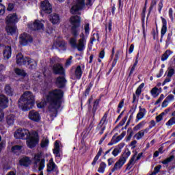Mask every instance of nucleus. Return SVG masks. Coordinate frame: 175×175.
Wrapping results in <instances>:
<instances>
[{"instance_id":"nucleus-24","label":"nucleus","mask_w":175,"mask_h":175,"mask_svg":"<svg viewBox=\"0 0 175 175\" xmlns=\"http://www.w3.org/2000/svg\"><path fill=\"white\" fill-rule=\"evenodd\" d=\"M66 85V79L64 77H59L56 79V85L59 88H64Z\"/></svg>"},{"instance_id":"nucleus-29","label":"nucleus","mask_w":175,"mask_h":175,"mask_svg":"<svg viewBox=\"0 0 175 175\" xmlns=\"http://www.w3.org/2000/svg\"><path fill=\"white\" fill-rule=\"evenodd\" d=\"M19 163L21 166H25L27 167L29 165H31V159L28 157H23L20 159Z\"/></svg>"},{"instance_id":"nucleus-14","label":"nucleus","mask_w":175,"mask_h":175,"mask_svg":"<svg viewBox=\"0 0 175 175\" xmlns=\"http://www.w3.org/2000/svg\"><path fill=\"white\" fill-rule=\"evenodd\" d=\"M28 28L33 31H39V29H43L44 25L40 21H35L33 23H29Z\"/></svg>"},{"instance_id":"nucleus-64","label":"nucleus","mask_w":175,"mask_h":175,"mask_svg":"<svg viewBox=\"0 0 175 175\" xmlns=\"http://www.w3.org/2000/svg\"><path fill=\"white\" fill-rule=\"evenodd\" d=\"M37 107H38V109H42V107H44V102L38 103Z\"/></svg>"},{"instance_id":"nucleus-63","label":"nucleus","mask_w":175,"mask_h":175,"mask_svg":"<svg viewBox=\"0 0 175 175\" xmlns=\"http://www.w3.org/2000/svg\"><path fill=\"white\" fill-rule=\"evenodd\" d=\"M99 58L101 59H103L105 58V50H103L100 52L98 55Z\"/></svg>"},{"instance_id":"nucleus-34","label":"nucleus","mask_w":175,"mask_h":175,"mask_svg":"<svg viewBox=\"0 0 175 175\" xmlns=\"http://www.w3.org/2000/svg\"><path fill=\"white\" fill-rule=\"evenodd\" d=\"M53 154H55V156L59 158V157H61V154H59V144L58 143V141H55V148L53 149Z\"/></svg>"},{"instance_id":"nucleus-40","label":"nucleus","mask_w":175,"mask_h":175,"mask_svg":"<svg viewBox=\"0 0 175 175\" xmlns=\"http://www.w3.org/2000/svg\"><path fill=\"white\" fill-rule=\"evenodd\" d=\"M14 116L8 115L6 118V122L8 125H13L14 124Z\"/></svg>"},{"instance_id":"nucleus-61","label":"nucleus","mask_w":175,"mask_h":175,"mask_svg":"<svg viewBox=\"0 0 175 175\" xmlns=\"http://www.w3.org/2000/svg\"><path fill=\"white\" fill-rule=\"evenodd\" d=\"M159 6V13H161V10H162V8H163V2L162 1H160V2L158 4Z\"/></svg>"},{"instance_id":"nucleus-11","label":"nucleus","mask_w":175,"mask_h":175,"mask_svg":"<svg viewBox=\"0 0 175 175\" xmlns=\"http://www.w3.org/2000/svg\"><path fill=\"white\" fill-rule=\"evenodd\" d=\"M142 157H143V152L139 153L137 157L136 154H135L127 163L126 167V170H131V167H133V165H135V163H136V161H139V159H140Z\"/></svg>"},{"instance_id":"nucleus-6","label":"nucleus","mask_w":175,"mask_h":175,"mask_svg":"<svg viewBox=\"0 0 175 175\" xmlns=\"http://www.w3.org/2000/svg\"><path fill=\"white\" fill-rule=\"evenodd\" d=\"M46 162V159L42 156V153H38L34 156V165L38 166V170L41 172L44 169V163Z\"/></svg>"},{"instance_id":"nucleus-41","label":"nucleus","mask_w":175,"mask_h":175,"mask_svg":"<svg viewBox=\"0 0 175 175\" xmlns=\"http://www.w3.org/2000/svg\"><path fill=\"white\" fill-rule=\"evenodd\" d=\"M172 54V51L167 50L161 56V61H166L169 56Z\"/></svg>"},{"instance_id":"nucleus-51","label":"nucleus","mask_w":175,"mask_h":175,"mask_svg":"<svg viewBox=\"0 0 175 175\" xmlns=\"http://www.w3.org/2000/svg\"><path fill=\"white\" fill-rule=\"evenodd\" d=\"M171 42H172V33H170L167 34V37L165 41L166 46H169Z\"/></svg>"},{"instance_id":"nucleus-33","label":"nucleus","mask_w":175,"mask_h":175,"mask_svg":"<svg viewBox=\"0 0 175 175\" xmlns=\"http://www.w3.org/2000/svg\"><path fill=\"white\" fill-rule=\"evenodd\" d=\"M130 156H131V150H129V149H126L124 153L120 157V159L126 162V159H128V158H129Z\"/></svg>"},{"instance_id":"nucleus-2","label":"nucleus","mask_w":175,"mask_h":175,"mask_svg":"<svg viewBox=\"0 0 175 175\" xmlns=\"http://www.w3.org/2000/svg\"><path fill=\"white\" fill-rule=\"evenodd\" d=\"M18 105L20 109L24 111L32 109L33 105H35V97L33 96V94H32V92H25L19 98Z\"/></svg>"},{"instance_id":"nucleus-9","label":"nucleus","mask_w":175,"mask_h":175,"mask_svg":"<svg viewBox=\"0 0 175 175\" xmlns=\"http://www.w3.org/2000/svg\"><path fill=\"white\" fill-rule=\"evenodd\" d=\"M41 12L50 14L53 12V7L48 0H44L41 2Z\"/></svg>"},{"instance_id":"nucleus-3","label":"nucleus","mask_w":175,"mask_h":175,"mask_svg":"<svg viewBox=\"0 0 175 175\" xmlns=\"http://www.w3.org/2000/svg\"><path fill=\"white\" fill-rule=\"evenodd\" d=\"M80 39L77 42V38H70L69 40V43L72 49H77L78 51H84L85 49V44H87V39L84 33L80 34Z\"/></svg>"},{"instance_id":"nucleus-21","label":"nucleus","mask_w":175,"mask_h":175,"mask_svg":"<svg viewBox=\"0 0 175 175\" xmlns=\"http://www.w3.org/2000/svg\"><path fill=\"white\" fill-rule=\"evenodd\" d=\"M28 57H25L21 53L16 55V64L17 65H27V59Z\"/></svg>"},{"instance_id":"nucleus-27","label":"nucleus","mask_w":175,"mask_h":175,"mask_svg":"<svg viewBox=\"0 0 175 175\" xmlns=\"http://www.w3.org/2000/svg\"><path fill=\"white\" fill-rule=\"evenodd\" d=\"M83 76V70H81V66H77L75 70V77H72V79L80 80Z\"/></svg>"},{"instance_id":"nucleus-28","label":"nucleus","mask_w":175,"mask_h":175,"mask_svg":"<svg viewBox=\"0 0 175 175\" xmlns=\"http://www.w3.org/2000/svg\"><path fill=\"white\" fill-rule=\"evenodd\" d=\"M4 59H9L12 57V46H7L3 52Z\"/></svg>"},{"instance_id":"nucleus-19","label":"nucleus","mask_w":175,"mask_h":175,"mask_svg":"<svg viewBox=\"0 0 175 175\" xmlns=\"http://www.w3.org/2000/svg\"><path fill=\"white\" fill-rule=\"evenodd\" d=\"M146 114H147V110L146 109V108H142V106H139V112L137 114L135 122H139L140 120H143Z\"/></svg>"},{"instance_id":"nucleus-16","label":"nucleus","mask_w":175,"mask_h":175,"mask_svg":"<svg viewBox=\"0 0 175 175\" xmlns=\"http://www.w3.org/2000/svg\"><path fill=\"white\" fill-rule=\"evenodd\" d=\"M53 71L55 75H62L64 76L65 75V69L61 64H55L53 65Z\"/></svg>"},{"instance_id":"nucleus-1","label":"nucleus","mask_w":175,"mask_h":175,"mask_svg":"<svg viewBox=\"0 0 175 175\" xmlns=\"http://www.w3.org/2000/svg\"><path fill=\"white\" fill-rule=\"evenodd\" d=\"M64 99V91L60 89H55L50 91L46 95V102L49 104L48 110L51 117H57L58 109L62 105Z\"/></svg>"},{"instance_id":"nucleus-35","label":"nucleus","mask_w":175,"mask_h":175,"mask_svg":"<svg viewBox=\"0 0 175 175\" xmlns=\"http://www.w3.org/2000/svg\"><path fill=\"white\" fill-rule=\"evenodd\" d=\"M14 72L16 73V75H17V76H21L22 77H25L27 76V73H25V71L18 68H14Z\"/></svg>"},{"instance_id":"nucleus-4","label":"nucleus","mask_w":175,"mask_h":175,"mask_svg":"<svg viewBox=\"0 0 175 175\" xmlns=\"http://www.w3.org/2000/svg\"><path fill=\"white\" fill-rule=\"evenodd\" d=\"M14 136L16 139H23L25 140L27 139H29L31 133H29L28 129H18L15 131Z\"/></svg>"},{"instance_id":"nucleus-50","label":"nucleus","mask_w":175,"mask_h":175,"mask_svg":"<svg viewBox=\"0 0 175 175\" xmlns=\"http://www.w3.org/2000/svg\"><path fill=\"white\" fill-rule=\"evenodd\" d=\"M49 146V139H42L41 142V147L44 148V147H47Z\"/></svg>"},{"instance_id":"nucleus-46","label":"nucleus","mask_w":175,"mask_h":175,"mask_svg":"<svg viewBox=\"0 0 175 175\" xmlns=\"http://www.w3.org/2000/svg\"><path fill=\"white\" fill-rule=\"evenodd\" d=\"M105 169H106V164L105 163V162L100 163V167L98 170V173H104Z\"/></svg>"},{"instance_id":"nucleus-49","label":"nucleus","mask_w":175,"mask_h":175,"mask_svg":"<svg viewBox=\"0 0 175 175\" xmlns=\"http://www.w3.org/2000/svg\"><path fill=\"white\" fill-rule=\"evenodd\" d=\"M165 116V112H162L160 115L156 117V122H161L163 120V116Z\"/></svg>"},{"instance_id":"nucleus-62","label":"nucleus","mask_w":175,"mask_h":175,"mask_svg":"<svg viewBox=\"0 0 175 175\" xmlns=\"http://www.w3.org/2000/svg\"><path fill=\"white\" fill-rule=\"evenodd\" d=\"M161 169H162V165H159L154 167V172L158 174V173H159V170H161Z\"/></svg>"},{"instance_id":"nucleus-42","label":"nucleus","mask_w":175,"mask_h":175,"mask_svg":"<svg viewBox=\"0 0 175 175\" xmlns=\"http://www.w3.org/2000/svg\"><path fill=\"white\" fill-rule=\"evenodd\" d=\"M5 94H7V95H10V96H12V95H13V90L12 89L10 85H5Z\"/></svg>"},{"instance_id":"nucleus-48","label":"nucleus","mask_w":175,"mask_h":175,"mask_svg":"<svg viewBox=\"0 0 175 175\" xmlns=\"http://www.w3.org/2000/svg\"><path fill=\"white\" fill-rule=\"evenodd\" d=\"M5 12H6V7L3 4L0 3V16H3Z\"/></svg>"},{"instance_id":"nucleus-47","label":"nucleus","mask_w":175,"mask_h":175,"mask_svg":"<svg viewBox=\"0 0 175 175\" xmlns=\"http://www.w3.org/2000/svg\"><path fill=\"white\" fill-rule=\"evenodd\" d=\"M109 115V113L105 112L104 116H103L101 120L99 122V125H104L105 122H106L107 120V116Z\"/></svg>"},{"instance_id":"nucleus-25","label":"nucleus","mask_w":175,"mask_h":175,"mask_svg":"<svg viewBox=\"0 0 175 175\" xmlns=\"http://www.w3.org/2000/svg\"><path fill=\"white\" fill-rule=\"evenodd\" d=\"M161 21H162V28H161V38L162 39V38H163V36H165V34L166 33L167 31V21H166V19H165V18L163 17H161Z\"/></svg>"},{"instance_id":"nucleus-57","label":"nucleus","mask_w":175,"mask_h":175,"mask_svg":"<svg viewBox=\"0 0 175 175\" xmlns=\"http://www.w3.org/2000/svg\"><path fill=\"white\" fill-rule=\"evenodd\" d=\"M175 124V117L172 118L170 120H168V122L166 123V125H173Z\"/></svg>"},{"instance_id":"nucleus-45","label":"nucleus","mask_w":175,"mask_h":175,"mask_svg":"<svg viewBox=\"0 0 175 175\" xmlns=\"http://www.w3.org/2000/svg\"><path fill=\"white\" fill-rule=\"evenodd\" d=\"M173 159H174V156L172 155L170 157L165 159L164 161H161V163L163 165H168L170 163V162H172V161H173Z\"/></svg>"},{"instance_id":"nucleus-23","label":"nucleus","mask_w":175,"mask_h":175,"mask_svg":"<svg viewBox=\"0 0 175 175\" xmlns=\"http://www.w3.org/2000/svg\"><path fill=\"white\" fill-rule=\"evenodd\" d=\"M149 131V128L141 130L134 135V137H135L136 140H140V139H143V137H144L145 133H148Z\"/></svg>"},{"instance_id":"nucleus-60","label":"nucleus","mask_w":175,"mask_h":175,"mask_svg":"<svg viewBox=\"0 0 175 175\" xmlns=\"http://www.w3.org/2000/svg\"><path fill=\"white\" fill-rule=\"evenodd\" d=\"M73 59V57L70 56L69 58L66 62V66H69L70 64H72V59Z\"/></svg>"},{"instance_id":"nucleus-58","label":"nucleus","mask_w":175,"mask_h":175,"mask_svg":"<svg viewBox=\"0 0 175 175\" xmlns=\"http://www.w3.org/2000/svg\"><path fill=\"white\" fill-rule=\"evenodd\" d=\"M91 88H92V85L90 83L87 88V89L85 91V94L88 95L90 94V92L91 91Z\"/></svg>"},{"instance_id":"nucleus-37","label":"nucleus","mask_w":175,"mask_h":175,"mask_svg":"<svg viewBox=\"0 0 175 175\" xmlns=\"http://www.w3.org/2000/svg\"><path fill=\"white\" fill-rule=\"evenodd\" d=\"M98 106H99V100L96 99L94 103L93 108L92 110L93 118H95V113H96V110H98Z\"/></svg>"},{"instance_id":"nucleus-22","label":"nucleus","mask_w":175,"mask_h":175,"mask_svg":"<svg viewBox=\"0 0 175 175\" xmlns=\"http://www.w3.org/2000/svg\"><path fill=\"white\" fill-rule=\"evenodd\" d=\"M5 31L8 35H14L17 31V26L16 25L6 24Z\"/></svg>"},{"instance_id":"nucleus-54","label":"nucleus","mask_w":175,"mask_h":175,"mask_svg":"<svg viewBox=\"0 0 175 175\" xmlns=\"http://www.w3.org/2000/svg\"><path fill=\"white\" fill-rule=\"evenodd\" d=\"M57 44L60 49H65L66 47V42H65V41H60Z\"/></svg>"},{"instance_id":"nucleus-39","label":"nucleus","mask_w":175,"mask_h":175,"mask_svg":"<svg viewBox=\"0 0 175 175\" xmlns=\"http://www.w3.org/2000/svg\"><path fill=\"white\" fill-rule=\"evenodd\" d=\"M21 148H23V146L16 145L12 146L11 150L14 154H16L17 155L18 154V152H21Z\"/></svg>"},{"instance_id":"nucleus-56","label":"nucleus","mask_w":175,"mask_h":175,"mask_svg":"<svg viewBox=\"0 0 175 175\" xmlns=\"http://www.w3.org/2000/svg\"><path fill=\"white\" fill-rule=\"evenodd\" d=\"M167 77H172L174 75V68H168Z\"/></svg>"},{"instance_id":"nucleus-32","label":"nucleus","mask_w":175,"mask_h":175,"mask_svg":"<svg viewBox=\"0 0 175 175\" xmlns=\"http://www.w3.org/2000/svg\"><path fill=\"white\" fill-rule=\"evenodd\" d=\"M122 147H124V145H122V144H120L116 148H115L113 149V150L112 151V155H113V157H117L118 156V154H120L121 152V148Z\"/></svg>"},{"instance_id":"nucleus-20","label":"nucleus","mask_w":175,"mask_h":175,"mask_svg":"<svg viewBox=\"0 0 175 175\" xmlns=\"http://www.w3.org/2000/svg\"><path fill=\"white\" fill-rule=\"evenodd\" d=\"M81 21V18L80 16L76 15L72 16L70 18V24L72 27H80V23Z\"/></svg>"},{"instance_id":"nucleus-12","label":"nucleus","mask_w":175,"mask_h":175,"mask_svg":"<svg viewBox=\"0 0 175 175\" xmlns=\"http://www.w3.org/2000/svg\"><path fill=\"white\" fill-rule=\"evenodd\" d=\"M16 23H18L17 14H10L5 18V24L16 25Z\"/></svg>"},{"instance_id":"nucleus-15","label":"nucleus","mask_w":175,"mask_h":175,"mask_svg":"<svg viewBox=\"0 0 175 175\" xmlns=\"http://www.w3.org/2000/svg\"><path fill=\"white\" fill-rule=\"evenodd\" d=\"M28 117L29 120L34 121V122H39L40 121V114L35 110L30 111Z\"/></svg>"},{"instance_id":"nucleus-8","label":"nucleus","mask_w":175,"mask_h":175,"mask_svg":"<svg viewBox=\"0 0 175 175\" xmlns=\"http://www.w3.org/2000/svg\"><path fill=\"white\" fill-rule=\"evenodd\" d=\"M31 42H32V37H31V36H29V34H28L27 33H23L20 35L19 43L22 46H27V44H28V43H31Z\"/></svg>"},{"instance_id":"nucleus-17","label":"nucleus","mask_w":175,"mask_h":175,"mask_svg":"<svg viewBox=\"0 0 175 175\" xmlns=\"http://www.w3.org/2000/svg\"><path fill=\"white\" fill-rule=\"evenodd\" d=\"M47 172H53L55 175L58 174V168L57 167L55 163L53 161V159H51L47 164Z\"/></svg>"},{"instance_id":"nucleus-18","label":"nucleus","mask_w":175,"mask_h":175,"mask_svg":"<svg viewBox=\"0 0 175 175\" xmlns=\"http://www.w3.org/2000/svg\"><path fill=\"white\" fill-rule=\"evenodd\" d=\"M124 165H125V161L120 158L118 161H117L114 164L113 167L111 169V172L114 173V172H118V170H121Z\"/></svg>"},{"instance_id":"nucleus-31","label":"nucleus","mask_w":175,"mask_h":175,"mask_svg":"<svg viewBox=\"0 0 175 175\" xmlns=\"http://www.w3.org/2000/svg\"><path fill=\"white\" fill-rule=\"evenodd\" d=\"M80 26H72L71 27V33L74 37L77 39V36H79V32H80V29H79Z\"/></svg>"},{"instance_id":"nucleus-7","label":"nucleus","mask_w":175,"mask_h":175,"mask_svg":"<svg viewBox=\"0 0 175 175\" xmlns=\"http://www.w3.org/2000/svg\"><path fill=\"white\" fill-rule=\"evenodd\" d=\"M85 6V0H75V5L70 9L72 14H77L79 10H81Z\"/></svg>"},{"instance_id":"nucleus-43","label":"nucleus","mask_w":175,"mask_h":175,"mask_svg":"<svg viewBox=\"0 0 175 175\" xmlns=\"http://www.w3.org/2000/svg\"><path fill=\"white\" fill-rule=\"evenodd\" d=\"M144 125H146V122L142 121V122H139L138 124H137L133 128V131H139V129H142V128H143V126H144Z\"/></svg>"},{"instance_id":"nucleus-52","label":"nucleus","mask_w":175,"mask_h":175,"mask_svg":"<svg viewBox=\"0 0 175 175\" xmlns=\"http://www.w3.org/2000/svg\"><path fill=\"white\" fill-rule=\"evenodd\" d=\"M165 100L169 103L170 102H173L174 100V95L169 94L166 98Z\"/></svg>"},{"instance_id":"nucleus-10","label":"nucleus","mask_w":175,"mask_h":175,"mask_svg":"<svg viewBox=\"0 0 175 175\" xmlns=\"http://www.w3.org/2000/svg\"><path fill=\"white\" fill-rule=\"evenodd\" d=\"M126 135V133L125 131H123L121 135H118V133H116L111 138L109 143H108V146H113V144H117L119 142H121L124 137H125V135Z\"/></svg>"},{"instance_id":"nucleus-53","label":"nucleus","mask_w":175,"mask_h":175,"mask_svg":"<svg viewBox=\"0 0 175 175\" xmlns=\"http://www.w3.org/2000/svg\"><path fill=\"white\" fill-rule=\"evenodd\" d=\"M84 30L86 35L90 34V23L85 24Z\"/></svg>"},{"instance_id":"nucleus-36","label":"nucleus","mask_w":175,"mask_h":175,"mask_svg":"<svg viewBox=\"0 0 175 175\" xmlns=\"http://www.w3.org/2000/svg\"><path fill=\"white\" fill-rule=\"evenodd\" d=\"M99 42V33L98 32L94 33L90 38V44H94V42Z\"/></svg>"},{"instance_id":"nucleus-44","label":"nucleus","mask_w":175,"mask_h":175,"mask_svg":"<svg viewBox=\"0 0 175 175\" xmlns=\"http://www.w3.org/2000/svg\"><path fill=\"white\" fill-rule=\"evenodd\" d=\"M143 88H144V83L139 85L135 91V94L137 95L138 98L140 96V94H142V90H143Z\"/></svg>"},{"instance_id":"nucleus-30","label":"nucleus","mask_w":175,"mask_h":175,"mask_svg":"<svg viewBox=\"0 0 175 175\" xmlns=\"http://www.w3.org/2000/svg\"><path fill=\"white\" fill-rule=\"evenodd\" d=\"M52 24H59V15L57 14H52L49 17Z\"/></svg>"},{"instance_id":"nucleus-55","label":"nucleus","mask_w":175,"mask_h":175,"mask_svg":"<svg viewBox=\"0 0 175 175\" xmlns=\"http://www.w3.org/2000/svg\"><path fill=\"white\" fill-rule=\"evenodd\" d=\"M128 132H129V134L127 136L126 140H127V142H129V140H131V139H132V136H133V131H132V129H129Z\"/></svg>"},{"instance_id":"nucleus-5","label":"nucleus","mask_w":175,"mask_h":175,"mask_svg":"<svg viewBox=\"0 0 175 175\" xmlns=\"http://www.w3.org/2000/svg\"><path fill=\"white\" fill-rule=\"evenodd\" d=\"M27 141V144L29 148H33L39 143V134L36 131L32 132V135L30 136Z\"/></svg>"},{"instance_id":"nucleus-26","label":"nucleus","mask_w":175,"mask_h":175,"mask_svg":"<svg viewBox=\"0 0 175 175\" xmlns=\"http://www.w3.org/2000/svg\"><path fill=\"white\" fill-rule=\"evenodd\" d=\"M25 65H27V66L29 69H35V68H36V66L38 65V63L33 59L27 57V59L26 60V64H25Z\"/></svg>"},{"instance_id":"nucleus-13","label":"nucleus","mask_w":175,"mask_h":175,"mask_svg":"<svg viewBox=\"0 0 175 175\" xmlns=\"http://www.w3.org/2000/svg\"><path fill=\"white\" fill-rule=\"evenodd\" d=\"M9 105V98L4 94H0V112L6 109Z\"/></svg>"},{"instance_id":"nucleus-38","label":"nucleus","mask_w":175,"mask_h":175,"mask_svg":"<svg viewBox=\"0 0 175 175\" xmlns=\"http://www.w3.org/2000/svg\"><path fill=\"white\" fill-rule=\"evenodd\" d=\"M137 58H139V53H137L135 62L133 64V65L130 70V72L129 75V77H131V76H132V75H133V72H135V69H136V66H137V64L139 62V60L137 59Z\"/></svg>"},{"instance_id":"nucleus-59","label":"nucleus","mask_w":175,"mask_h":175,"mask_svg":"<svg viewBox=\"0 0 175 175\" xmlns=\"http://www.w3.org/2000/svg\"><path fill=\"white\" fill-rule=\"evenodd\" d=\"M163 98H165V96L163 94H161L159 99L156 101L155 105H158L159 103H161L162 100H163Z\"/></svg>"}]
</instances>
